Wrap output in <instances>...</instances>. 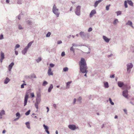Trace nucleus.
I'll use <instances>...</instances> for the list:
<instances>
[{
  "instance_id": "obj_11",
  "label": "nucleus",
  "mask_w": 134,
  "mask_h": 134,
  "mask_svg": "<svg viewBox=\"0 0 134 134\" xmlns=\"http://www.w3.org/2000/svg\"><path fill=\"white\" fill-rule=\"evenodd\" d=\"M127 70L128 71L129 70L132 68L133 67L132 64L131 63H129L127 64Z\"/></svg>"
},
{
  "instance_id": "obj_48",
  "label": "nucleus",
  "mask_w": 134,
  "mask_h": 134,
  "mask_svg": "<svg viewBox=\"0 0 134 134\" xmlns=\"http://www.w3.org/2000/svg\"><path fill=\"white\" fill-rule=\"evenodd\" d=\"M83 32H81L80 33V35L81 36H82L83 35Z\"/></svg>"
},
{
  "instance_id": "obj_38",
  "label": "nucleus",
  "mask_w": 134,
  "mask_h": 134,
  "mask_svg": "<svg viewBox=\"0 0 134 134\" xmlns=\"http://www.w3.org/2000/svg\"><path fill=\"white\" fill-rule=\"evenodd\" d=\"M51 35V33L50 32H48L46 35V37H49Z\"/></svg>"
},
{
  "instance_id": "obj_13",
  "label": "nucleus",
  "mask_w": 134,
  "mask_h": 134,
  "mask_svg": "<svg viewBox=\"0 0 134 134\" xmlns=\"http://www.w3.org/2000/svg\"><path fill=\"white\" fill-rule=\"evenodd\" d=\"M103 0H99L97 1H96L94 4V7H96L98 4L100 2Z\"/></svg>"
},
{
  "instance_id": "obj_64",
  "label": "nucleus",
  "mask_w": 134,
  "mask_h": 134,
  "mask_svg": "<svg viewBox=\"0 0 134 134\" xmlns=\"http://www.w3.org/2000/svg\"><path fill=\"white\" fill-rule=\"evenodd\" d=\"M55 133H56V134H58V131L56 130V131Z\"/></svg>"
},
{
  "instance_id": "obj_55",
  "label": "nucleus",
  "mask_w": 134,
  "mask_h": 134,
  "mask_svg": "<svg viewBox=\"0 0 134 134\" xmlns=\"http://www.w3.org/2000/svg\"><path fill=\"white\" fill-rule=\"evenodd\" d=\"M18 19L20 20V15H19L18 16Z\"/></svg>"
},
{
  "instance_id": "obj_29",
  "label": "nucleus",
  "mask_w": 134,
  "mask_h": 134,
  "mask_svg": "<svg viewBox=\"0 0 134 134\" xmlns=\"http://www.w3.org/2000/svg\"><path fill=\"white\" fill-rule=\"evenodd\" d=\"M41 60V58L40 57L38 58L36 60V61L37 63H38L40 62Z\"/></svg>"
},
{
  "instance_id": "obj_3",
  "label": "nucleus",
  "mask_w": 134,
  "mask_h": 134,
  "mask_svg": "<svg viewBox=\"0 0 134 134\" xmlns=\"http://www.w3.org/2000/svg\"><path fill=\"white\" fill-rule=\"evenodd\" d=\"M118 86L120 87H121L123 86V89L124 88V87L127 86V85H124V83L121 81H118Z\"/></svg>"
},
{
  "instance_id": "obj_40",
  "label": "nucleus",
  "mask_w": 134,
  "mask_h": 134,
  "mask_svg": "<svg viewBox=\"0 0 134 134\" xmlns=\"http://www.w3.org/2000/svg\"><path fill=\"white\" fill-rule=\"evenodd\" d=\"M20 46L18 44H17L15 46V49L17 48H19Z\"/></svg>"
},
{
  "instance_id": "obj_61",
  "label": "nucleus",
  "mask_w": 134,
  "mask_h": 134,
  "mask_svg": "<svg viewBox=\"0 0 134 134\" xmlns=\"http://www.w3.org/2000/svg\"><path fill=\"white\" fill-rule=\"evenodd\" d=\"M6 2L7 3H9V0H6Z\"/></svg>"
},
{
  "instance_id": "obj_35",
  "label": "nucleus",
  "mask_w": 134,
  "mask_h": 134,
  "mask_svg": "<svg viewBox=\"0 0 134 134\" xmlns=\"http://www.w3.org/2000/svg\"><path fill=\"white\" fill-rule=\"evenodd\" d=\"M30 110H29L28 111H27L25 114V115H29L30 113Z\"/></svg>"
},
{
  "instance_id": "obj_12",
  "label": "nucleus",
  "mask_w": 134,
  "mask_h": 134,
  "mask_svg": "<svg viewBox=\"0 0 134 134\" xmlns=\"http://www.w3.org/2000/svg\"><path fill=\"white\" fill-rule=\"evenodd\" d=\"M14 64L13 62L11 63L9 65L8 67V70L9 71H10L13 66Z\"/></svg>"
},
{
  "instance_id": "obj_15",
  "label": "nucleus",
  "mask_w": 134,
  "mask_h": 134,
  "mask_svg": "<svg viewBox=\"0 0 134 134\" xmlns=\"http://www.w3.org/2000/svg\"><path fill=\"white\" fill-rule=\"evenodd\" d=\"M5 114V111H4V110H2L1 112H0V117H0V118H2V116L3 115H4Z\"/></svg>"
},
{
  "instance_id": "obj_41",
  "label": "nucleus",
  "mask_w": 134,
  "mask_h": 134,
  "mask_svg": "<svg viewBox=\"0 0 134 134\" xmlns=\"http://www.w3.org/2000/svg\"><path fill=\"white\" fill-rule=\"evenodd\" d=\"M49 65L51 67H53L54 66V65L53 64H50Z\"/></svg>"
},
{
  "instance_id": "obj_49",
  "label": "nucleus",
  "mask_w": 134,
  "mask_h": 134,
  "mask_svg": "<svg viewBox=\"0 0 134 134\" xmlns=\"http://www.w3.org/2000/svg\"><path fill=\"white\" fill-rule=\"evenodd\" d=\"M27 24L29 25H30L31 24V22L30 21H27Z\"/></svg>"
},
{
  "instance_id": "obj_46",
  "label": "nucleus",
  "mask_w": 134,
  "mask_h": 134,
  "mask_svg": "<svg viewBox=\"0 0 134 134\" xmlns=\"http://www.w3.org/2000/svg\"><path fill=\"white\" fill-rule=\"evenodd\" d=\"M3 38V35H1L0 36V40L2 39Z\"/></svg>"
},
{
  "instance_id": "obj_31",
  "label": "nucleus",
  "mask_w": 134,
  "mask_h": 134,
  "mask_svg": "<svg viewBox=\"0 0 134 134\" xmlns=\"http://www.w3.org/2000/svg\"><path fill=\"white\" fill-rule=\"evenodd\" d=\"M47 84H48V82H46V81H44L43 83V84H42V85L43 86H45L46 85H47Z\"/></svg>"
},
{
  "instance_id": "obj_53",
  "label": "nucleus",
  "mask_w": 134,
  "mask_h": 134,
  "mask_svg": "<svg viewBox=\"0 0 134 134\" xmlns=\"http://www.w3.org/2000/svg\"><path fill=\"white\" fill-rule=\"evenodd\" d=\"M15 53L16 55H17L18 54V51H15Z\"/></svg>"
},
{
  "instance_id": "obj_51",
  "label": "nucleus",
  "mask_w": 134,
  "mask_h": 134,
  "mask_svg": "<svg viewBox=\"0 0 134 134\" xmlns=\"http://www.w3.org/2000/svg\"><path fill=\"white\" fill-rule=\"evenodd\" d=\"M19 28L20 29H22V28L21 27V26L20 25H19Z\"/></svg>"
},
{
  "instance_id": "obj_58",
  "label": "nucleus",
  "mask_w": 134,
  "mask_h": 134,
  "mask_svg": "<svg viewBox=\"0 0 134 134\" xmlns=\"http://www.w3.org/2000/svg\"><path fill=\"white\" fill-rule=\"evenodd\" d=\"M46 132L48 134H49V132L48 131V130H46Z\"/></svg>"
},
{
  "instance_id": "obj_62",
  "label": "nucleus",
  "mask_w": 134,
  "mask_h": 134,
  "mask_svg": "<svg viewBox=\"0 0 134 134\" xmlns=\"http://www.w3.org/2000/svg\"><path fill=\"white\" fill-rule=\"evenodd\" d=\"M46 108H47V112H48L49 111V108H48V107H47Z\"/></svg>"
},
{
  "instance_id": "obj_56",
  "label": "nucleus",
  "mask_w": 134,
  "mask_h": 134,
  "mask_svg": "<svg viewBox=\"0 0 134 134\" xmlns=\"http://www.w3.org/2000/svg\"><path fill=\"white\" fill-rule=\"evenodd\" d=\"M76 99L75 98L74 99V104H75V102L76 101Z\"/></svg>"
},
{
  "instance_id": "obj_60",
  "label": "nucleus",
  "mask_w": 134,
  "mask_h": 134,
  "mask_svg": "<svg viewBox=\"0 0 134 134\" xmlns=\"http://www.w3.org/2000/svg\"><path fill=\"white\" fill-rule=\"evenodd\" d=\"M5 132H6V131L5 130H4L3 131L2 133H5Z\"/></svg>"
},
{
  "instance_id": "obj_6",
  "label": "nucleus",
  "mask_w": 134,
  "mask_h": 134,
  "mask_svg": "<svg viewBox=\"0 0 134 134\" xmlns=\"http://www.w3.org/2000/svg\"><path fill=\"white\" fill-rule=\"evenodd\" d=\"M68 127L72 130H74L76 129V126L74 125H70L68 126Z\"/></svg>"
},
{
  "instance_id": "obj_44",
  "label": "nucleus",
  "mask_w": 134,
  "mask_h": 134,
  "mask_svg": "<svg viewBox=\"0 0 134 134\" xmlns=\"http://www.w3.org/2000/svg\"><path fill=\"white\" fill-rule=\"evenodd\" d=\"M65 53L64 52H62L61 54V55L63 57L65 55Z\"/></svg>"
},
{
  "instance_id": "obj_4",
  "label": "nucleus",
  "mask_w": 134,
  "mask_h": 134,
  "mask_svg": "<svg viewBox=\"0 0 134 134\" xmlns=\"http://www.w3.org/2000/svg\"><path fill=\"white\" fill-rule=\"evenodd\" d=\"M128 91L127 90H126L123 91L122 92V95L125 98H128Z\"/></svg>"
},
{
  "instance_id": "obj_1",
  "label": "nucleus",
  "mask_w": 134,
  "mask_h": 134,
  "mask_svg": "<svg viewBox=\"0 0 134 134\" xmlns=\"http://www.w3.org/2000/svg\"><path fill=\"white\" fill-rule=\"evenodd\" d=\"M79 65L80 71L83 73H86L84 76L86 77V74L88 71L87 70V67L85 60L83 58H81Z\"/></svg>"
},
{
  "instance_id": "obj_17",
  "label": "nucleus",
  "mask_w": 134,
  "mask_h": 134,
  "mask_svg": "<svg viewBox=\"0 0 134 134\" xmlns=\"http://www.w3.org/2000/svg\"><path fill=\"white\" fill-rule=\"evenodd\" d=\"M71 82H72V81H70V82H68L66 83V88H69Z\"/></svg>"
},
{
  "instance_id": "obj_33",
  "label": "nucleus",
  "mask_w": 134,
  "mask_h": 134,
  "mask_svg": "<svg viewBox=\"0 0 134 134\" xmlns=\"http://www.w3.org/2000/svg\"><path fill=\"white\" fill-rule=\"evenodd\" d=\"M117 13V15H120L121 14V12L120 11H118L117 12H116Z\"/></svg>"
},
{
  "instance_id": "obj_19",
  "label": "nucleus",
  "mask_w": 134,
  "mask_h": 134,
  "mask_svg": "<svg viewBox=\"0 0 134 134\" xmlns=\"http://www.w3.org/2000/svg\"><path fill=\"white\" fill-rule=\"evenodd\" d=\"M53 85L52 84H51L50 85V87H49L48 90V91L49 92H50L51 91L52 89L53 88Z\"/></svg>"
},
{
  "instance_id": "obj_42",
  "label": "nucleus",
  "mask_w": 134,
  "mask_h": 134,
  "mask_svg": "<svg viewBox=\"0 0 134 134\" xmlns=\"http://www.w3.org/2000/svg\"><path fill=\"white\" fill-rule=\"evenodd\" d=\"M70 50L71 51H73V52H74V48H73V47H71L70 48Z\"/></svg>"
},
{
  "instance_id": "obj_16",
  "label": "nucleus",
  "mask_w": 134,
  "mask_h": 134,
  "mask_svg": "<svg viewBox=\"0 0 134 134\" xmlns=\"http://www.w3.org/2000/svg\"><path fill=\"white\" fill-rule=\"evenodd\" d=\"M28 49V48H27V47H25V49L22 51L23 54H25V53H26Z\"/></svg>"
},
{
  "instance_id": "obj_54",
  "label": "nucleus",
  "mask_w": 134,
  "mask_h": 134,
  "mask_svg": "<svg viewBox=\"0 0 134 134\" xmlns=\"http://www.w3.org/2000/svg\"><path fill=\"white\" fill-rule=\"evenodd\" d=\"M124 112H125V113L126 114H127V111L125 109H124Z\"/></svg>"
},
{
  "instance_id": "obj_8",
  "label": "nucleus",
  "mask_w": 134,
  "mask_h": 134,
  "mask_svg": "<svg viewBox=\"0 0 134 134\" xmlns=\"http://www.w3.org/2000/svg\"><path fill=\"white\" fill-rule=\"evenodd\" d=\"M96 13V12L94 10H92L90 14V16L92 17L93 15Z\"/></svg>"
},
{
  "instance_id": "obj_32",
  "label": "nucleus",
  "mask_w": 134,
  "mask_h": 134,
  "mask_svg": "<svg viewBox=\"0 0 134 134\" xmlns=\"http://www.w3.org/2000/svg\"><path fill=\"white\" fill-rule=\"evenodd\" d=\"M63 70L64 71L66 72L68 71V68L67 67L64 68H63Z\"/></svg>"
},
{
  "instance_id": "obj_30",
  "label": "nucleus",
  "mask_w": 134,
  "mask_h": 134,
  "mask_svg": "<svg viewBox=\"0 0 134 134\" xmlns=\"http://www.w3.org/2000/svg\"><path fill=\"white\" fill-rule=\"evenodd\" d=\"M109 101H110V104L112 105H114V103L112 101V100H111V99L110 98H109Z\"/></svg>"
},
{
  "instance_id": "obj_59",
  "label": "nucleus",
  "mask_w": 134,
  "mask_h": 134,
  "mask_svg": "<svg viewBox=\"0 0 134 134\" xmlns=\"http://www.w3.org/2000/svg\"><path fill=\"white\" fill-rule=\"evenodd\" d=\"M53 107L55 108H56V104H53Z\"/></svg>"
},
{
  "instance_id": "obj_2",
  "label": "nucleus",
  "mask_w": 134,
  "mask_h": 134,
  "mask_svg": "<svg viewBox=\"0 0 134 134\" xmlns=\"http://www.w3.org/2000/svg\"><path fill=\"white\" fill-rule=\"evenodd\" d=\"M53 12L56 15L57 17L59 16V13L58 11V9L56 7L55 4L54 5L53 7Z\"/></svg>"
},
{
  "instance_id": "obj_26",
  "label": "nucleus",
  "mask_w": 134,
  "mask_h": 134,
  "mask_svg": "<svg viewBox=\"0 0 134 134\" xmlns=\"http://www.w3.org/2000/svg\"><path fill=\"white\" fill-rule=\"evenodd\" d=\"M43 126L44 128V129L46 131L48 130V126H47L45 125L44 124L43 125Z\"/></svg>"
},
{
  "instance_id": "obj_45",
  "label": "nucleus",
  "mask_w": 134,
  "mask_h": 134,
  "mask_svg": "<svg viewBox=\"0 0 134 134\" xmlns=\"http://www.w3.org/2000/svg\"><path fill=\"white\" fill-rule=\"evenodd\" d=\"M125 88H126L127 89H129L130 88V86L127 87V86H126V87H124V88L123 89H125Z\"/></svg>"
},
{
  "instance_id": "obj_39",
  "label": "nucleus",
  "mask_w": 134,
  "mask_h": 134,
  "mask_svg": "<svg viewBox=\"0 0 134 134\" xmlns=\"http://www.w3.org/2000/svg\"><path fill=\"white\" fill-rule=\"evenodd\" d=\"M30 95H31V97H32H32H34L35 96H34V93H31V94H30Z\"/></svg>"
},
{
  "instance_id": "obj_23",
  "label": "nucleus",
  "mask_w": 134,
  "mask_h": 134,
  "mask_svg": "<svg viewBox=\"0 0 134 134\" xmlns=\"http://www.w3.org/2000/svg\"><path fill=\"white\" fill-rule=\"evenodd\" d=\"M128 3L129 5H130L132 6L133 5V3L131 1H128Z\"/></svg>"
},
{
  "instance_id": "obj_14",
  "label": "nucleus",
  "mask_w": 134,
  "mask_h": 134,
  "mask_svg": "<svg viewBox=\"0 0 134 134\" xmlns=\"http://www.w3.org/2000/svg\"><path fill=\"white\" fill-rule=\"evenodd\" d=\"M103 38L105 41L107 42H108L110 40V39L108 38L107 37L105 36H103Z\"/></svg>"
},
{
  "instance_id": "obj_25",
  "label": "nucleus",
  "mask_w": 134,
  "mask_h": 134,
  "mask_svg": "<svg viewBox=\"0 0 134 134\" xmlns=\"http://www.w3.org/2000/svg\"><path fill=\"white\" fill-rule=\"evenodd\" d=\"M104 86L105 88H108L109 87L108 84L107 82H105L104 83Z\"/></svg>"
},
{
  "instance_id": "obj_52",
  "label": "nucleus",
  "mask_w": 134,
  "mask_h": 134,
  "mask_svg": "<svg viewBox=\"0 0 134 134\" xmlns=\"http://www.w3.org/2000/svg\"><path fill=\"white\" fill-rule=\"evenodd\" d=\"M62 43V41H58V44H60V43Z\"/></svg>"
},
{
  "instance_id": "obj_24",
  "label": "nucleus",
  "mask_w": 134,
  "mask_h": 134,
  "mask_svg": "<svg viewBox=\"0 0 134 134\" xmlns=\"http://www.w3.org/2000/svg\"><path fill=\"white\" fill-rule=\"evenodd\" d=\"M33 42H31L29 43L27 45V47H26L28 48H28L31 45Z\"/></svg>"
},
{
  "instance_id": "obj_9",
  "label": "nucleus",
  "mask_w": 134,
  "mask_h": 134,
  "mask_svg": "<svg viewBox=\"0 0 134 134\" xmlns=\"http://www.w3.org/2000/svg\"><path fill=\"white\" fill-rule=\"evenodd\" d=\"M48 74L49 76L53 75V72L52 71L51 69L49 68L48 71Z\"/></svg>"
},
{
  "instance_id": "obj_20",
  "label": "nucleus",
  "mask_w": 134,
  "mask_h": 134,
  "mask_svg": "<svg viewBox=\"0 0 134 134\" xmlns=\"http://www.w3.org/2000/svg\"><path fill=\"white\" fill-rule=\"evenodd\" d=\"M132 22L131 21H128L127 23L126 24V25H130L132 27H133V26H132Z\"/></svg>"
},
{
  "instance_id": "obj_47",
  "label": "nucleus",
  "mask_w": 134,
  "mask_h": 134,
  "mask_svg": "<svg viewBox=\"0 0 134 134\" xmlns=\"http://www.w3.org/2000/svg\"><path fill=\"white\" fill-rule=\"evenodd\" d=\"M114 77V74L113 75H110V77L111 78H113Z\"/></svg>"
},
{
  "instance_id": "obj_43",
  "label": "nucleus",
  "mask_w": 134,
  "mask_h": 134,
  "mask_svg": "<svg viewBox=\"0 0 134 134\" xmlns=\"http://www.w3.org/2000/svg\"><path fill=\"white\" fill-rule=\"evenodd\" d=\"M92 30V28L91 27H90L89 28L88 30V31L89 32H90V31H91Z\"/></svg>"
},
{
  "instance_id": "obj_22",
  "label": "nucleus",
  "mask_w": 134,
  "mask_h": 134,
  "mask_svg": "<svg viewBox=\"0 0 134 134\" xmlns=\"http://www.w3.org/2000/svg\"><path fill=\"white\" fill-rule=\"evenodd\" d=\"M39 103V102H38V101H37L36 103L35 104V107L37 108V109H38V107Z\"/></svg>"
},
{
  "instance_id": "obj_28",
  "label": "nucleus",
  "mask_w": 134,
  "mask_h": 134,
  "mask_svg": "<svg viewBox=\"0 0 134 134\" xmlns=\"http://www.w3.org/2000/svg\"><path fill=\"white\" fill-rule=\"evenodd\" d=\"M16 117H19V118H16L17 119H18L20 117V113H17L16 114Z\"/></svg>"
},
{
  "instance_id": "obj_5",
  "label": "nucleus",
  "mask_w": 134,
  "mask_h": 134,
  "mask_svg": "<svg viewBox=\"0 0 134 134\" xmlns=\"http://www.w3.org/2000/svg\"><path fill=\"white\" fill-rule=\"evenodd\" d=\"M80 7L79 6H78L76 8V10L75 11V13L76 14L79 15L80 14Z\"/></svg>"
},
{
  "instance_id": "obj_50",
  "label": "nucleus",
  "mask_w": 134,
  "mask_h": 134,
  "mask_svg": "<svg viewBox=\"0 0 134 134\" xmlns=\"http://www.w3.org/2000/svg\"><path fill=\"white\" fill-rule=\"evenodd\" d=\"M82 99L81 98V97H80L77 100L79 101H80Z\"/></svg>"
},
{
  "instance_id": "obj_63",
  "label": "nucleus",
  "mask_w": 134,
  "mask_h": 134,
  "mask_svg": "<svg viewBox=\"0 0 134 134\" xmlns=\"http://www.w3.org/2000/svg\"><path fill=\"white\" fill-rule=\"evenodd\" d=\"M115 118V119H116L118 118V116H117L116 115H115V117H114Z\"/></svg>"
},
{
  "instance_id": "obj_18",
  "label": "nucleus",
  "mask_w": 134,
  "mask_h": 134,
  "mask_svg": "<svg viewBox=\"0 0 134 134\" xmlns=\"http://www.w3.org/2000/svg\"><path fill=\"white\" fill-rule=\"evenodd\" d=\"M10 79L8 77H7L4 81V83L5 84L7 83L10 81Z\"/></svg>"
},
{
  "instance_id": "obj_27",
  "label": "nucleus",
  "mask_w": 134,
  "mask_h": 134,
  "mask_svg": "<svg viewBox=\"0 0 134 134\" xmlns=\"http://www.w3.org/2000/svg\"><path fill=\"white\" fill-rule=\"evenodd\" d=\"M118 20L117 19H116L114 20L113 22V23L114 25H116V24L117 22H118Z\"/></svg>"
},
{
  "instance_id": "obj_57",
  "label": "nucleus",
  "mask_w": 134,
  "mask_h": 134,
  "mask_svg": "<svg viewBox=\"0 0 134 134\" xmlns=\"http://www.w3.org/2000/svg\"><path fill=\"white\" fill-rule=\"evenodd\" d=\"M46 132L48 134H49V132L48 131V130H46Z\"/></svg>"
},
{
  "instance_id": "obj_7",
  "label": "nucleus",
  "mask_w": 134,
  "mask_h": 134,
  "mask_svg": "<svg viewBox=\"0 0 134 134\" xmlns=\"http://www.w3.org/2000/svg\"><path fill=\"white\" fill-rule=\"evenodd\" d=\"M28 96V95L27 94H26L25 95L24 101V106H25L26 105Z\"/></svg>"
},
{
  "instance_id": "obj_34",
  "label": "nucleus",
  "mask_w": 134,
  "mask_h": 134,
  "mask_svg": "<svg viewBox=\"0 0 134 134\" xmlns=\"http://www.w3.org/2000/svg\"><path fill=\"white\" fill-rule=\"evenodd\" d=\"M124 5L126 8L127 7V2L126 1H125L124 2Z\"/></svg>"
},
{
  "instance_id": "obj_10",
  "label": "nucleus",
  "mask_w": 134,
  "mask_h": 134,
  "mask_svg": "<svg viewBox=\"0 0 134 134\" xmlns=\"http://www.w3.org/2000/svg\"><path fill=\"white\" fill-rule=\"evenodd\" d=\"M4 53L3 52H1V59H0V61L1 62H2L3 60L4 59Z\"/></svg>"
},
{
  "instance_id": "obj_37",
  "label": "nucleus",
  "mask_w": 134,
  "mask_h": 134,
  "mask_svg": "<svg viewBox=\"0 0 134 134\" xmlns=\"http://www.w3.org/2000/svg\"><path fill=\"white\" fill-rule=\"evenodd\" d=\"M110 6V5H107L106 7V10H109V7Z\"/></svg>"
},
{
  "instance_id": "obj_21",
  "label": "nucleus",
  "mask_w": 134,
  "mask_h": 134,
  "mask_svg": "<svg viewBox=\"0 0 134 134\" xmlns=\"http://www.w3.org/2000/svg\"><path fill=\"white\" fill-rule=\"evenodd\" d=\"M25 124L27 127L29 129H30V126L29 123V122H27Z\"/></svg>"
},
{
  "instance_id": "obj_36",
  "label": "nucleus",
  "mask_w": 134,
  "mask_h": 134,
  "mask_svg": "<svg viewBox=\"0 0 134 134\" xmlns=\"http://www.w3.org/2000/svg\"><path fill=\"white\" fill-rule=\"evenodd\" d=\"M26 84L25 83H23L21 85V88H24V85H26Z\"/></svg>"
}]
</instances>
